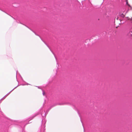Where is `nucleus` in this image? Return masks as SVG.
<instances>
[{
  "label": "nucleus",
  "instance_id": "3",
  "mask_svg": "<svg viewBox=\"0 0 132 132\" xmlns=\"http://www.w3.org/2000/svg\"><path fill=\"white\" fill-rule=\"evenodd\" d=\"M126 3H127V4H128V3H127V2H126Z\"/></svg>",
  "mask_w": 132,
  "mask_h": 132
},
{
  "label": "nucleus",
  "instance_id": "1",
  "mask_svg": "<svg viewBox=\"0 0 132 132\" xmlns=\"http://www.w3.org/2000/svg\"><path fill=\"white\" fill-rule=\"evenodd\" d=\"M125 15L123 13H121L120 15V19H120L119 21L118 20V18L117 17L116 19V20L115 21V23H116L117 24H120L122 23L121 22V21L123 20L122 19H124L125 17Z\"/></svg>",
  "mask_w": 132,
  "mask_h": 132
},
{
  "label": "nucleus",
  "instance_id": "2",
  "mask_svg": "<svg viewBox=\"0 0 132 132\" xmlns=\"http://www.w3.org/2000/svg\"><path fill=\"white\" fill-rule=\"evenodd\" d=\"M126 1L127 2V3H128V0H126Z\"/></svg>",
  "mask_w": 132,
  "mask_h": 132
}]
</instances>
